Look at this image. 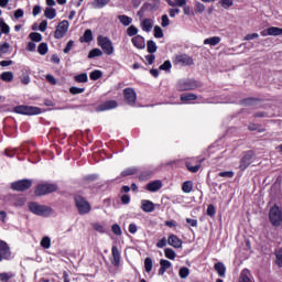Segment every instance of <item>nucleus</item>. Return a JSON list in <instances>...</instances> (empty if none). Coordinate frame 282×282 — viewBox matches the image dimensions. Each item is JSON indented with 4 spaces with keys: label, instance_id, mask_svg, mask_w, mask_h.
I'll use <instances>...</instances> for the list:
<instances>
[{
    "label": "nucleus",
    "instance_id": "nucleus-1",
    "mask_svg": "<svg viewBox=\"0 0 282 282\" xmlns=\"http://www.w3.org/2000/svg\"><path fill=\"white\" fill-rule=\"evenodd\" d=\"M29 210L33 213V215H37L39 217H50L54 213V209L47 205H41L39 203H30Z\"/></svg>",
    "mask_w": 282,
    "mask_h": 282
},
{
    "label": "nucleus",
    "instance_id": "nucleus-2",
    "mask_svg": "<svg viewBox=\"0 0 282 282\" xmlns=\"http://www.w3.org/2000/svg\"><path fill=\"white\" fill-rule=\"evenodd\" d=\"M198 87H202V83L195 79H181L177 83L178 91H193V89H197Z\"/></svg>",
    "mask_w": 282,
    "mask_h": 282
},
{
    "label": "nucleus",
    "instance_id": "nucleus-3",
    "mask_svg": "<svg viewBox=\"0 0 282 282\" xmlns=\"http://www.w3.org/2000/svg\"><path fill=\"white\" fill-rule=\"evenodd\" d=\"M75 204L79 215H88V213H91V205L85 197L80 195L75 196Z\"/></svg>",
    "mask_w": 282,
    "mask_h": 282
},
{
    "label": "nucleus",
    "instance_id": "nucleus-4",
    "mask_svg": "<svg viewBox=\"0 0 282 282\" xmlns=\"http://www.w3.org/2000/svg\"><path fill=\"white\" fill-rule=\"evenodd\" d=\"M97 43L99 47H101L102 52L107 54V56H111L113 54V43L109 37L99 35L97 37Z\"/></svg>",
    "mask_w": 282,
    "mask_h": 282
},
{
    "label": "nucleus",
    "instance_id": "nucleus-5",
    "mask_svg": "<svg viewBox=\"0 0 282 282\" xmlns=\"http://www.w3.org/2000/svg\"><path fill=\"white\" fill-rule=\"evenodd\" d=\"M56 191H58V186L56 184L44 183L37 185L35 189V195L41 197L42 195H50V193H56Z\"/></svg>",
    "mask_w": 282,
    "mask_h": 282
},
{
    "label": "nucleus",
    "instance_id": "nucleus-6",
    "mask_svg": "<svg viewBox=\"0 0 282 282\" xmlns=\"http://www.w3.org/2000/svg\"><path fill=\"white\" fill-rule=\"evenodd\" d=\"M269 219L272 226H282V212L281 208H279V206L274 205L273 207H271L269 212Z\"/></svg>",
    "mask_w": 282,
    "mask_h": 282
},
{
    "label": "nucleus",
    "instance_id": "nucleus-7",
    "mask_svg": "<svg viewBox=\"0 0 282 282\" xmlns=\"http://www.w3.org/2000/svg\"><path fill=\"white\" fill-rule=\"evenodd\" d=\"M15 113H21L22 116H39L41 113V108L32 106H17L13 108Z\"/></svg>",
    "mask_w": 282,
    "mask_h": 282
},
{
    "label": "nucleus",
    "instance_id": "nucleus-8",
    "mask_svg": "<svg viewBox=\"0 0 282 282\" xmlns=\"http://www.w3.org/2000/svg\"><path fill=\"white\" fill-rule=\"evenodd\" d=\"M11 188L13 191L23 193V191H28L29 188H32V181L31 180H21V181L13 182L11 184Z\"/></svg>",
    "mask_w": 282,
    "mask_h": 282
},
{
    "label": "nucleus",
    "instance_id": "nucleus-9",
    "mask_svg": "<svg viewBox=\"0 0 282 282\" xmlns=\"http://www.w3.org/2000/svg\"><path fill=\"white\" fill-rule=\"evenodd\" d=\"M252 160H254V152L247 151L240 160V171H246L252 164Z\"/></svg>",
    "mask_w": 282,
    "mask_h": 282
},
{
    "label": "nucleus",
    "instance_id": "nucleus-10",
    "mask_svg": "<svg viewBox=\"0 0 282 282\" xmlns=\"http://www.w3.org/2000/svg\"><path fill=\"white\" fill-rule=\"evenodd\" d=\"M67 30H69V22L67 20H63L56 26L54 36L55 39H63L67 34Z\"/></svg>",
    "mask_w": 282,
    "mask_h": 282
},
{
    "label": "nucleus",
    "instance_id": "nucleus-11",
    "mask_svg": "<svg viewBox=\"0 0 282 282\" xmlns=\"http://www.w3.org/2000/svg\"><path fill=\"white\" fill-rule=\"evenodd\" d=\"M123 97L127 105H130V107H133V105H135V100H138V95L133 88H126L123 90Z\"/></svg>",
    "mask_w": 282,
    "mask_h": 282
},
{
    "label": "nucleus",
    "instance_id": "nucleus-12",
    "mask_svg": "<svg viewBox=\"0 0 282 282\" xmlns=\"http://www.w3.org/2000/svg\"><path fill=\"white\" fill-rule=\"evenodd\" d=\"M10 257H12L10 246H8V242L0 240V261H3V259H10Z\"/></svg>",
    "mask_w": 282,
    "mask_h": 282
},
{
    "label": "nucleus",
    "instance_id": "nucleus-13",
    "mask_svg": "<svg viewBox=\"0 0 282 282\" xmlns=\"http://www.w3.org/2000/svg\"><path fill=\"white\" fill-rule=\"evenodd\" d=\"M174 65H193V57L187 54L176 55L174 58Z\"/></svg>",
    "mask_w": 282,
    "mask_h": 282
},
{
    "label": "nucleus",
    "instance_id": "nucleus-14",
    "mask_svg": "<svg viewBox=\"0 0 282 282\" xmlns=\"http://www.w3.org/2000/svg\"><path fill=\"white\" fill-rule=\"evenodd\" d=\"M116 107H118V101L116 100H108L101 105H99L96 108V111L100 112V111H109L111 109H116Z\"/></svg>",
    "mask_w": 282,
    "mask_h": 282
},
{
    "label": "nucleus",
    "instance_id": "nucleus-15",
    "mask_svg": "<svg viewBox=\"0 0 282 282\" xmlns=\"http://www.w3.org/2000/svg\"><path fill=\"white\" fill-rule=\"evenodd\" d=\"M131 43L137 47V50H144V47H147V42L144 40V36L142 35H137L132 37Z\"/></svg>",
    "mask_w": 282,
    "mask_h": 282
},
{
    "label": "nucleus",
    "instance_id": "nucleus-16",
    "mask_svg": "<svg viewBox=\"0 0 282 282\" xmlns=\"http://www.w3.org/2000/svg\"><path fill=\"white\" fill-rule=\"evenodd\" d=\"M141 209L143 213H153L155 210V204L151 200L143 199L141 202Z\"/></svg>",
    "mask_w": 282,
    "mask_h": 282
},
{
    "label": "nucleus",
    "instance_id": "nucleus-17",
    "mask_svg": "<svg viewBox=\"0 0 282 282\" xmlns=\"http://www.w3.org/2000/svg\"><path fill=\"white\" fill-rule=\"evenodd\" d=\"M169 246H172V248H182V239H180L175 235H170L167 238Z\"/></svg>",
    "mask_w": 282,
    "mask_h": 282
},
{
    "label": "nucleus",
    "instance_id": "nucleus-18",
    "mask_svg": "<svg viewBox=\"0 0 282 282\" xmlns=\"http://www.w3.org/2000/svg\"><path fill=\"white\" fill-rule=\"evenodd\" d=\"M154 21L153 19H143L141 21V29L143 30V32H151V30H153V25H154Z\"/></svg>",
    "mask_w": 282,
    "mask_h": 282
},
{
    "label": "nucleus",
    "instance_id": "nucleus-19",
    "mask_svg": "<svg viewBox=\"0 0 282 282\" xmlns=\"http://www.w3.org/2000/svg\"><path fill=\"white\" fill-rule=\"evenodd\" d=\"M215 271L217 272L218 276L221 279H226V264L223 262H217L214 265Z\"/></svg>",
    "mask_w": 282,
    "mask_h": 282
},
{
    "label": "nucleus",
    "instance_id": "nucleus-20",
    "mask_svg": "<svg viewBox=\"0 0 282 282\" xmlns=\"http://www.w3.org/2000/svg\"><path fill=\"white\" fill-rule=\"evenodd\" d=\"M109 3H111V0H94L91 8H94V10H102V8L109 6Z\"/></svg>",
    "mask_w": 282,
    "mask_h": 282
},
{
    "label": "nucleus",
    "instance_id": "nucleus-21",
    "mask_svg": "<svg viewBox=\"0 0 282 282\" xmlns=\"http://www.w3.org/2000/svg\"><path fill=\"white\" fill-rule=\"evenodd\" d=\"M111 252H112V265H120V250L113 246L111 248Z\"/></svg>",
    "mask_w": 282,
    "mask_h": 282
},
{
    "label": "nucleus",
    "instance_id": "nucleus-22",
    "mask_svg": "<svg viewBox=\"0 0 282 282\" xmlns=\"http://www.w3.org/2000/svg\"><path fill=\"white\" fill-rule=\"evenodd\" d=\"M79 41L80 43H91V41H94V32H91V29H87Z\"/></svg>",
    "mask_w": 282,
    "mask_h": 282
},
{
    "label": "nucleus",
    "instance_id": "nucleus-23",
    "mask_svg": "<svg viewBox=\"0 0 282 282\" xmlns=\"http://www.w3.org/2000/svg\"><path fill=\"white\" fill-rule=\"evenodd\" d=\"M160 188H162V182L160 181H154L147 185V191H149L150 193H158Z\"/></svg>",
    "mask_w": 282,
    "mask_h": 282
},
{
    "label": "nucleus",
    "instance_id": "nucleus-24",
    "mask_svg": "<svg viewBox=\"0 0 282 282\" xmlns=\"http://www.w3.org/2000/svg\"><path fill=\"white\" fill-rule=\"evenodd\" d=\"M219 43H221V37L219 36H213L204 40V45H210L212 47L219 45Z\"/></svg>",
    "mask_w": 282,
    "mask_h": 282
},
{
    "label": "nucleus",
    "instance_id": "nucleus-25",
    "mask_svg": "<svg viewBox=\"0 0 282 282\" xmlns=\"http://www.w3.org/2000/svg\"><path fill=\"white\" fill-rule=\"evenodd\" d=\"M250 270L243 269L239 276V282H252V279H250Z\"/></svg>",
    "mask_w": 282,
    "mask_h": 282
},
{
    "label": "nucleus",
    "instance_id": "nucleus-26",
    "mask_svg": "<svg viewBox=\"0 0 282 282\" xmlns=\"http://www.w3.org/2000/svg\"><path fill=\"white\" fill-rule=\"evenodd\" d=\"M182 102H191V100H197V95L193 93H184L181 95Z\"/></svg>",
    "mask_w": 282,
    "mask_h": 282
},
{
    "label": "nucleus",
    "instance_id": "nucleus-27",
    "mask_svg": "<svg viewBox=\"0 0 282 282\" xmlns=\"http://www.w3.org/2000/svg\"><path fill=\"white\" fill-rule=\"evenodd\" d=\"M118 21L122 23L126 28L131 25L133 23V19L130 18L129 15H118Z\"/></svg>",
    "mask_w": 282,
    "mask_h": 282
},
{
    "label": "nucleus",
    "instance_id": "nucleus-28",
    "mask_svg": "<svg viewBox=\"0 0 282 282\" xmlns=\"http://www.w3.org/2000/svg\"><path fill=\"white\" fill-rule=\"evenodd\" d=\"M1 80H3L4 83H12V80H14V74L12 72H3L0 75Z\"/></svg>",
    "mask_w": 282,
    "mask_h": 282
},
{
    "label": "nucleus",
    "instance_id": "nucleus-29",
    "mask_svg": "<svg viewBox=\"0 0 282 282\" xmlns=\"http://www.w3.org/2000/svg\"><path fill=\"white\" fill-rule=\"evenodd\" d=\"M44 17L46 19H50V20L56 19V9H54V8H46L44 10Z\"/></svg>",
    "mask_w": 282,
    "mask_h": 282
},
{
    "label": "nucleus",
    "instance_id": "nucleus-30",
    "mask_svg": "<svg viewBox=\"0 0 282 282\" xmlns=\"http://www.w3.org/2000/svg\"><path fill=\"white\" fill-rule=\"evenodd\" d=\"M147 45L149 54H155L158 52V44L153 40H149Z\"/></svg>",
    "mask_w": 282,
    "mask_h": 282
},
{
    "label": "nucleus",
    "instance_id": "nucleus-31",
    "mask_svg": "<svg viewBox=\"0 0 282 282\" xmlns=\"http://www.w3.org/2000/svg\"><path fill=\"white\" fill-rule=\"evenodd\" d=\"M183 193H192L193 192V181H185L182 185Z\"/></svg>",
    "mask_w": 282,
    "mask_h": 282
},
{
    "label": "nucleus",
    "instance_id": "nucleus-32",
    "mask_svg": "<svg viewBox=\"0 0 282 282\" xmlns=\"http://www.w3.org/2000/svg\"><path fill=\"white\" fill-rule=\"evenodd\" d=\"M8 52H10V44L8 42H4L0 45V58H3V56H6Z\"/></svg>",
    "mask_w": 282,
    "mask_h": 282
},
{
    "label": "nucleus",
    "instance_id": "nucleus-33",
    "mask_svg": "<svg viewBox=\"0 0 282 282\" xmlns=\"http://www.w3.org/2000/svg\"><path fill=\"white\" fill-rule=\"evenodd\" d=\"M75 83H87L89 80V77L87 76V73H82L79 75H76L74 77Z\"/></svg>",
    "mask_w": 282,
    "mask_h": 282
},
{
    "label": "nucleus",
    "instance_id": "nucleus-34",
    "mask_svg": "<svg viewBox=\"0 0 282 282\" xmlns=\"http://www.w3.org/2000/svg\"><path fill=\"white\" fill-rule=\"evenodd\" d=\"M270 36H282V29L278 26L269 28Z\"/></svg>",
    "mask_w": 282,
    "mask_h": 282
},
{
    "label": "nucleus",
    "instance_id": "nucleus-35",
    "mask_svg": "<svg viewBox=\"0 0 282 282\" xmlns=\"http://www.w3.org/2000/svg\"><path fill=\"white\" fill-rule=\"evenodd\" d=\"M41 246L45 250H50V248H52V239H50V237H43L41 240Z\"/></svg>",
    "mask_w": 282,
    "mask_h": 282
},
{
    "label": "nucleus",
    "instance_id": "nucleus-36",
    "mask_svg": "<svg viewBox=\"0 0 282 282\" xmlns=\"http://www.w3.org/2000/svg\"><path fill=\"white\" fill-rule=\"evenodd\" d=\"M164 253L166 259H170L171 261H174L175 257H177V254L175 253V250L171 248H165Z\"/></svg>",
    "mask_w": 282,
    "mask_h": 282
},
{
    "label": "nucleus",
    "instance_id": "nucleus-37",
    "mask_svg": "<svg viewBox=\"0 0 282 282\" xmlns=\"http://www.w3.org/2000/svg\"><path fill=\"white\" fill-rule=\"evenodd\" d=\"M29 39L35 43H41V41H43V35H41V33L32 32L30 33Z\"/></svg>",
    "mask_w": 282,
    "mask_h": 282
},
{
    "label": "nucleus",
    "instance_id": "nucleus-38",
    "mask_svg": "<svg viewBox=\"0 0 282 282\" xmlns=\"http://www.w3.org/2000/svg\"><path fill=\"white\" fill-rule=\"evenodd\" d=\"M98 56H102V52L100 48H93L89 53H88V58H96Z\"/></svg>",
    "mask_w": 282,
    "mask_h": 282
},
{
    "label": "nucleus",
    "instance_id": "nucleus-39",
    "mask_svg": "<svg viewBox=\"0 0 282 282\" xmlns=\"http://www.w3.org/2000/svg\"><path fill=\"white\" fill-rule=\"evenodd\" d=\"M126 32H127V34H128L129 36L135 37V36H138L139 30H138V28H137L135 25H130V26L127 29Z\"/></svg>",
    "mask_w": 282,
    "mask_h": 282
},
{
    "label": "nucleus",
    "instance_id": "nucleus-40",
    "mask_svg": "<svg viewBox=\"0 0 282 282\" xmlns=\"http://www.w3.org/2000/svg\"><path fill=\"white\" fill-rule=\"evenodd\" d=\"M0 30L3 34H10V26L3 21V19H0Z\"/></svg>",
    "mask_w": 282,
    "mask_h": 282
},
{
    "label": "nucleus",
    "instance_id": "nucleus-41",
    "mask_svg": "<svg viewBox=\"0 0 282 282\" xmlns=\"http://www.w3.org/2000/svg\"><path fill=\"white\" fill-rule=\"evenodd\" d=\"M202 167V164H196V165H192L191 162H186V169L191 172V173H197V171H199V169Z\"/></svg>",
    "mask_w": 282,
    "mask_h": 282
},
{
    "label": "nucleus",
    "instance_id": "nucleus-42",
    "mask_svg": "<svg viewBox=\"0 0 282 282\" xmlns=\"http://www.w3.org/2000/svg\"><path fill=\"white\" fill-rule=\"evenodd\" d=\"M47 43H41L37 47V52L39 54H41V56H45V54H47Z\"/></svg>",
    "mask_w": 282,
    "mask_h": 282
},
{
    "label": "nucleus",
    "instance_id": "nucleus-43",
    "mask_svg": "<svg viewBox=\"0 0 282 282\" xmlns=\"http://www.w3.org/2000/svg\"><path fill=\"white\" fill-rule=\"evenodd\" d=\"M178 274L182 279H187L188 275L191 274V270H188V268L186 267H182L178 271Z\"/></svg>",
    "mask_w": 282,
    "mask_h": 282
},
{
    "label": "nucleus",
    "instance_id": "nucleus-44",
    "mask_svg": "<svg viewBox=\"0 0 282 282\" xmlns=\"http://www.w3.org/2000/svg\"><path fill=\"white\" fill-rule=\"evenodd\" d=\"M144 268L145 272H151V270H153V260L151 258H145Z\"/></svg>",
    "mask_w": 282,
    "mask_h": 282
},
{
    "label": "nucleus",
    "instance_id": "nucleus-45",
    "mask_svg": "<svg viewBox=\"0 0 282 282\" xmlns=\"http://www.w3.org/2000/svg\"><path fill=\"white\" fill-rule=\"evenodd\" d=\"M89 77H90V80H98V79L102 78V72L94 70L90 73Z\"/></svg>",
    "mask_w": 282,
    "mask_h": 282
},
{
    "label": "nucleus",
    "instance_id": "nucleus-46",
    "mask_svg": "<svg viewBox=\"0 0 282 282\" xmlns=\"http://www.w3.org/2000/svg\"><path fill=\"white\" fill-rule=\"evenodd\" d=\"M69 93L73 95V96H76L78 94H85V88H78L76 86H73L69 88Z\"/></svg>",
    "mask_w": 282,
    "mask_h": 282
},
{
    "label": "nucleus",
    "instance_id": "nucleus-47",
    "mask_svg": "<svg viewBox=\"0 0 282 282\" xmlns=\"http://www.w3.org/2000/svg\"><path fill=\"white\" fill-rule=\"evenodd\" d=\"M171 67H173V65L171 64V61L167 59L159 67V69L163 72H170Z\"/></svg>",
    "mask_w": 282,
    "mask_h": 282
},
{
    "label": "nucleus",
    "instance_id": "nucleus-48",
    "mask_svg": "<svg viewBox=\"0 0 282 282\" xmlns=\"http://www.w3.org/2000/svg\"><path fill=\"white\" fill-rule=\"evenodd\" d=\"M14 278V274L12 273H0V281L1 282H8L10 281V279H13Z\"/></svg>",
    "mask_w": 282,
    "mask_h": 282
},
{
    "label": "nucleus",
    "instance_id": "nucleus-49",
    "mask_svg": "<svg viewBox=\"0 0 282 282\" xmlns=\"http://www.w3.org/2000/svg\"><path fill=\"white\" fill-rule=\"evenodd\" d=\"M161 25H162V28H169V25H171V20L169 19V15H166V14H163L162 17H161Z\"/></svg>",
    "mask_w": 282,
    "mask_h": 282
},
{
    "label": "nucleus",
    "instance_id": "nucleus-50",
    "mask_svg": "<svg viewBox=\"0 0 282 282\" xmlns=\"http://www.w3.org/2000/svg\"><path fill=\"white\" fill-rule=\"evenodd\" d=\"M154 36L155 39H163L164 37V32L162 31V28L160 26H154Z\"/></svg>",
    "mask_w": 282,
    "mask_h": 282
},
{
    "label": "nucleus",
    "instance_id": "nucleus-51",
    "mask_svg": "<svg viewBox=\"0 0 282 282\" xmlns=\"http://www.w3.org/2000/svg\"><path fill=\"white\" fill-rule=\"evenodd\" d=\"M135 171H137L135 167H129V169L121 172V177H127L129 175H134Z\"/></svg>",
    "mask_w": 282,
    "mask_h": 282
},
{
    "label": "nucleus",
    "instance_id": "nucleus-52",
    "mask_svg": "<svg viewBox=\"0 0 282 282\" xmlns=\"http://www.w3.org/2000/svg\"><path fill=\"white\" fill-rule=\"evenodd\" d=\"M111 230H112L113 235H117V237H120V235H122V229L120 228V225H118V224L112 225Z\"/></svg>",
    "mask_w": 282,
    "mask_h": 282
},
{
    "label": "nucleus",
    "instance_id": "nucleus-53",
    "mask_svg": "<svg viewBox=\"0 0 282 282\" xmlns=\"http://www.w3.org/2000/svg\"><path fill=\"white\" fill-rule=\"evenodd\" d=\"M207 215L208 217H215V215H217V209L215 208V205H208Z\"/></svg>",
    "mask_w": 282,
    "mask_h": 282
},
{
    "label": "nucleus",
    "instance_id": "nucleus-54",
    "mask_svg": "<svg viewBox=\"0 0 282 282\" xmlns=\"http://www.w3.org/2000/svg\"><path fill=\"white\" fill-rule=\"evenodd\" d=\"M186 6V0H174L171 8H184Z\"/></svg>",
    "mask_w": 282,
    "mask_h": 282
},
{
    "label": "nucleus",
    "instance_id": "nucleus-55",
    "mask_svg": "<svg viewBox=\"0 0 282 282\" xmlns=\"http://www.w3.org/2000/svg\"><path fill=\"white\" fill-rule=\"evenodd\" d=\"M205 10H206V6H204V3L202 2L195 3V12H198L199 14H202V12H204Z\"/></svg>",
    "mask_w": 282,
    "mask_h": 282
},
{
    "label": "nucleus",
    "instance_id": "nucleus-56",
    "mask_svg": "<svg viewBox=\"0 0 282 282\" xmlns=\"http://www.w3.org/2000/svg\"><path fill=\"white\" fill-rule=\"evenodd\" d=\"M160 265L161 268H163L164 270H169V268H171V261L165 260V259H161L160 261Z\"/></svg>",
    "mask_w": 282,
    "mask_h": 282
},
{
    "label": "nucleus",
    "instance_id": "nucleus-57",
    "mask_svg": "<svg viewBox=\"0 0 282 282\" xmlns=\"http://www.w3.org/2000/svg\"><path fill=\"white\" fill-rule=\"evenodd\" d=\"M219 177L232 178V177H235V172H232V171L220 172Z\"/></svg>",
    "mask_w": 282,
    "mask_h": 282
},
{
    "label": "nucleus",
    "instance_id": "nucleus-58",
    "mask_svg": "<svg viewBox=\"0 0 282 282\" xmlns=\"http://www.w3.org/2000/svg\"><path fill=\"white\" fill-rule=\"evenodd\" d=\"M93 228L94 230H96L97 232H101L104 234L105 232V226L98 224V223H95L93 224Z\"/></svg>",
    "mask_w": 282,
    "mask_h": 282
},
{
    "label": "nucleus",
    "instance_id": "nucleus-59",
    "mask_svg": "<svg viewBox=\"0 0 282 282\" xmlns=\"http://www.w3.org/2000/svg\"><path fill=\"white\" fill-rule=\"evenodd\" d=\"M72 47H74V41L73 40L67 42V44L64 48V54H69V52H72Z\"/></svg>",
    "mask_w": 282,
    "mask_h": 282
},
{
    "label": "nucleus",
    "instance_id": "nucleus-60",
    "mask_svg": "<svg viewBox=\"0 0 282 282\" xmlns=\"http://www.w3.org/2000/svg\"><path fill=\"white\" fill-rule=\"evenodd\" d=\"M232 3V0H220V4L223 8H225V10H227V8H231Z\"/></svg>",
    "mask_w": 282,
    "mask_h": 282
},
{
    "label": "nucleus",
    "instance_id": "nucleus-61",
    "mask_svg": "<svg viewBox=\"0 0 282 282\" xmlns=\"http://www.w3.org/2000/svg\"><path fill=\"white\" fill-rule=\"evenodd\" d=\"M180 12L181 11L177 8L169 10V14H170L171 19H175V17H177V14H180Z\"/></svg>",
    "mask_w": 282,
    "mask_h": 282
},
{
    "label": "nucleus",
    "instance_id": "nucleus-62",
    "mask_svg": "<svg viewBox=\"0 0 282 282\" xmlns=\"http://www.w3.org/2000/svg\"><path fill=\"white\" fill-rule=\"evenodd\" d=\"M167 243L169 240H166V238H162L159 242H156V248H165Z\"/></svg>",
    "mask_w": 282,
    "mask_h": 282
},
{
    "label": "nucleus",
    "instance_id": "nucleus-63",
    "mask_svg": "<svg viewBox=\"0 0 282 282\" xmlns=\"http://www.w3.org/2000/svg\"><path fill=\"white\" fill-rule=\"evenodd\" d=\"M275 257H276L278 265H280V268H282V249L276 252Z\"/></svg>",
    "mask_w": 282,
    "mask_h": 282
},
{
    "label": "nucleus",
    "instance_id": "nucleus-64",
    "mask_svg": "<svg viewBox=\"0 0 282 282\" xmlns=\"http://www.w3.org/2000/svg\"><path fill=\"white\" fill-rule=\"evenodd\" d=\"M46 80L47 83H50L51 85H56L58 82L56 80V77H54L53 75H46Z\"/></svg>",
    "mask_w": 282,
    "mask_h": 282
}]
</instances>
